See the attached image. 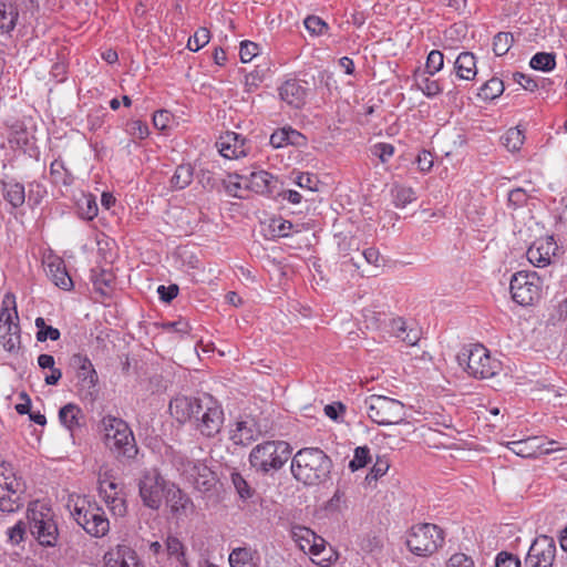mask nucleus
<instances>
[{"label": "nucleus", "instance_id": "obj_1", "mask_svg": "<svg viewBox=\"0 0 567 567\" xmlns=\"http://www.w3.org/2000/svg\"><path fill=\"white\" fill-rule=\"evenodd\" d=\"M331 458L318 447L299 450L291 462L293 477L305 485L315 486L330 480Z\"/></svg>", "mask_w": 567, "mask_h": 567}, {"label": "nucleus", "instance_id": "obj_2", "mask_svg": "<svg viewBox=\"0 0 567 567\" xmlns=\"http://www.w3.org/2000/svg\"><path fill=\"white\" fill-rule=\"evenodd\" d=\"M101 424L105 431L104 443L113 456L121 462L134 460L138 447L128 424L112 415L104 416Z\"/></svg>", "mask_w": 567, "mask_h": 567}, {"label": "nucleus", "instance_id": "obj_3", "mask_svg": "<svg viewBox=\"0 0 567 567\" xmlns=\"http://www.w3.org/2000/svg\"><path fill=\"white\" fill-rule=\"evenodd\" d=\"M458 364L476 379L492 378L501 370V363L491 358L488 350L482 344L463 347L456 357Z\"/></svg>", "mask_w": 567, "mask_h": 567}, {"label": "nucleus", "instance_id": "obj_4", "mask_svg": "<svg viewBox=\"0 0 567 567\" xmlns=\"http://www.w3.org/2000/svg\"><path fill=\"white\" fill-rule=\"evenodd\" d=\"M290 456L289 444L267 441L256 445L249 454L251 467L261 473L280 470Z\"/></svg>", "mask_w": 567, "mask_h": 567}, {"label": "nucleus", "instance_id": "obj_5", "mask_svg": "<svg viewBox=\"0 0 567 567\" xmlns=\"http://www.w3.org/2000/svg\"><path fill=\"white\" fill-rule=\"evenodd\" d=\"M25 484L8 462L0 464V511L16 513L24 505Z\"/></svg>", "mask_w": 567, "mask_h": 567}, {"label": "nucleus", "instance_id": "obj_6", "mask_svg": "<svg viewBox=\"0 0 567 567\" xmlns=\"http://www.w3.org/2000/svg\"><path fill=\"white\" fill-rule=\"evenodd\" d=\"M364 408L370 420L379 425L399 424L406 416L404 404L385 395H369L364 400Z\"/></svg>", "mask_w": 567, "mask_h": 567}, {"label": "nucleus", "instance_id": "obj_7", "mask_svg": "<svg viewBox=\"0 0 567 567\" xmlns=\"http://www.w3.org/2000/svg\"><path fill=\"white\" fill-rule=\"evenodd\" d=\"M148 549L154 557V567H190L187 548L175 535H168L164 544L152 542Z\"/></svg>", "mask_w": 567, "mask_h": 567}, {"label": "nucleus", "instance_id": "obj_8", "mask_svg": "<svg viewBox=\"0 0 567 567\" xmlns=\"http://www.w3.org/2000/svg\"><path fill=\"white\" fill-rule=\"evenodd\" d=\"M194 424L196 430L205 437L216 436L224 423V411L217 401L209 394L200 398V404L196 408Z\"/></svg>", "mask_w": 567, "mask_h": 567}, {"label": "nucleus", "instance_id": "obj_9", "mask_svg": "<svg viewBox=\"0 0 567 567\" xmlns=\"http://www.w3.org/2000/svg\"><path fill=\"white\" fill-rule=\"evenodd\" d=\"M31 534L42 546L53 547L56 545L59 530L53 513L43 505H34L28 509Z\"/></svg>", "mask_w": 567, "mask_h": 567}, {"label": "nucleus", "instance_id": "obj_10", "mask_svg": "<svg viewBox=\"0 0 567 567\" xmlns=\"http://www.w3.org/2000/svg\"><path fill=\"white\" fill-rule=\"evenodd\" d=\"M444 540L443 530L434 524H419L413 526L406 545L417 556H427L437 550Z\"/></svg>", "mask_w": 567, "mask_h": 567}, {"label": "nucleus", "instance_id": "obj_11", "mask_svg": "<svg viewBox=\"0 0 567 567\" xmlns=\"http://www.w3.org/2000/svg\"><path fill=\"white\" fill-rule=\"evenodd\" d=\"M72 516L93 537H103L110 530V522L96 503L87 502V506H76Z\"/></svg>", "mask_w": 567, "mask_h": 567}, {"label": "nucleus", "instance_id": "obj_12", "mask_svg": "<svg viewBox=\"0 0 567 567\" xmlns=\"http://www.w3.org/2000/svg\"><path fill=\"white\" fill-rule=\"evenodd\" d=\"M168 485L157 470L145 471L138 482V493L144 506L158 511Z\"/></svg>", "mask_w": 567, "mask_h": 567}, {"label": "nucleus", "instance_id": "obj_13", "mask_svg": "<svg viewBox=\"0 0 567 567\" xmlns=\"http://www.w3.org/2000/svg\"><path fill=\"white\" fill-rule=\"evenodd\" d=\"M511 293L520 306L533 305L540 296V279L536 272H516L511 279Z\"/></svg>", "mask_w": 567, "mask_h": 567}, {"label": "nucleus", "instance_id": "obj_14", "mask_svg": "<svg viewBox=\"0 0 567 567\" xmlns=\"http://www.w3.org/2000/svg\"><path fill=\"white\" fill-rule=\"evenodd\" d=\"M71 365L76 370L80 394L93 402L97 393L99 377L91 360L82 353H75L71 357Z\"/></svg>", "mask_w": 567, "mask_h": 567}, {"label": "nucleus", "instance_id": "obj_15", "mask_svg": "<svg viewBox=\"0 0 567 567\" xmlns=\"http://www.w3.org/2000/svg\"><path fill=\"white\" fill-rule=\"evenodd\" d=\"M556 544L553 537L540 535L529 547L523 567H553Z\"/></svg>", "mask_w": 567, "mask_h": 567}, {"label": "nucleus", "instance_id": "obj_16", "mask_svg": "<svg viewBox=\"0 0 567 567\" xmlns=\"http://www.w3.org/2000/svg\"><path fill=\"white\" fill-rule=\"evenodd\" d=\"M181 465L183 473L187 475L196 489L207 492L215 485L214 473L206 464L199 461L187 460L182 462Z\"/></svg>", "mask_w": 567, "mask_h": 567}, {"label": "nucleus", "instance_id": "obj_17", "mask_svg": "<svg viewBox=\"0 0 567 567\" xmlns=\"http://www.w3.org/2000/svg\"><path fill=\"white\" fill-rule=\"evenodd\" d=\"M237 179H245V186L261 195H271L277 188L278 178L266 171L251 172L248 177L236 174Z\"/></svg>", "mask_w": 567, "mask_h": 567}, {"label": "nucleus", "instance_id": "obj_18", "mask_svg": "<svg viewBox=\"0 0 567 567\" xmlns=\"http://www.w3.org/2000/svg\"><path fill=\"white\" fill-rule=\"evenodd\" d=\"M105 567H143L136 551L127 545H117L104 555Z\"/></svg>", "mask_w": 567, "mask_h": 567}, {"label": "nucleus", "instance_id": "obj_19", "mask_svg": "<svg viewBox=\"0 0 567 567\" xmlns=\"http://www.w3.org/2000/svg\"><path fill=\"white\" fill-rule=\"evenodd\" d=\"M557 246L553 237L535 241L526 252L528 260L536 267L543 268L550 264Z\"/></svg>", "mask_w": 567, "mask_h": 567}, {"label": "nucleus", "instance_id": "obj_20", "mask_svg": "<svg viewBox=\"0 0 567 567\" xmlns=\"http://www.w3.org/2000/svg\"><path fill=\"white\" fill-rule=\"evenodd\" d=\"M540 441V437L533 436L525 440L507 442L506 447L514 454L522 457H535L538 454H551L555 451L560 450L559 447L543 450Z\"/></svg>", "mask_w": 567, "mask_h": 567}, {"label": "nucleus", "instance_id": "obj_21", "mask_svg": "<svg viewBox=\"0 0 567 567\" xmlns=\"http://www.w3.org/2000/svg\"><path fill=\"white\" fill-rule=\"evenodd\" d=\"M217 145L220 155L226 158H239L246 156L248 152L246 140L235 132H227L224 136H220Z\"/></svg>", "mask_w": 567, "mask_h": 567}, {"label": "nucleus", "instance_id": "obj_22", "mask_svg": "<svg viewBox=\"0 0 567 567\" xmlns=\"http://www.w3.org/2000/svg\"><path fill=\"white\" fill-rule=\"evenodd\" d=\"M200 404V398L178 396L171 401L169 412L179 423L193 421L196 408Z\"/></svg>", "mask_w": 567, "mask_h": 567}, {"label": "nucleus", "instance_id": "obj_23", "mask_svg": "<svg viewBox=\"0 0 567 567\" xmlns=\"http://www.w3.org/2000/svg\"><path fill=\"white\" fill-rule=\"evenodd\" d=\"M166 505L175 517L186 515L194 507L193 501L175 484H169L165 493Z\"/></svg>", "mask_w": 567, "mask_h": 567}, {"label": "nucleus", "instance_id": "obj_24", "mask_svg": "<svg viewBox=\"0 0 567 567\" xmlns=\"http://www.w3.org/2000/svg\"><path fill=\"white\" fill-rule=\"evenodd\" d=\"M279 95L287 104L298 109L306 102L307 87L298 80H287L279 87Z\"/></svg>", "mask_w": 567, "mask_h": 567}, {"label": "nucleus", "instance_id": "obj_25", "mask_svg": "<svg viewBox=\"0 0 567 567\" xmlns=\"http://www.w3.org/2000/svg\"><path fill=\"white\" fill-rule=\"evenodd\" d=\"M47 275L51 278L53 284L63 289L71 290L73 281L65 269V265L62 259L53 258L47 264Z\"/></svg>", "mask_w": 567, "mask_h": 567}, {"label": "nucleus", "instance_id": "obj_26", "mask_svg": "<svg viewBox=\"0 0 567 567\" xmlns=\"http://www.w3.org/2000/svg\"><path fill=\"white\" fill-rule=\"evenodd\" d=\"M19 320L16 297L13 293L8 292L2 300V308L0 310V333L2 330L10 331L11 326H19Z\"/></svg>", "mask_w": 567, "mask_h": 567}, {"label": "nucleus", "instance_id": "obj_27", "mask_svg": "<svg viewBox=\"0 0 567 567\" xmlns=\"http://www.w3.org/2000/svg\"><path fill=\"white\" fill-rule=\"evenodd\" d=\"M1 184L3 197L13 208H18L24 204L25 190L21 183L2 181Z\"/></svg>", "mask_w": 567, "mask_h": 567}, {"label": "nucleus", "instance_id": "obj_28", "mask_svg": "<svg viewBox=\"0 0 567 567\" xmlns=\"http://www.w3.org/2000/svg\"><path fill=\"white\" fill-rule=\"evenodd\" d=\"M257 435L255 424L251 421H238L235 430L231 431L230 439L237 445H248Z\"/></svg>", "mask_w": 567, "mask_h": 567}, {"label": "nucleus", "instance_id": "obj_29", "mask_svg": "<svg viewBox=\"0 0 567 567\" xmlns=\"http://www.w3.org/2000/svg\"><path fill=\"white\" fill-rule=\"evenodd\" d=\"M456 75L462 80H472L476 75V60L473 53L462 52L455 61Z\"/></svg>", "mask_w": 567, "mask_h": 567}, {"label": "nucleus", "instance_id": "obj_30", "mask_svg": "<svg viewBox=\"0 0 567 567\" xmlns=\"http://www.w3.org/2000/svg\"><path fill=\"white\" fill-rule=\"evenodd\" d=\"M81 410L78 405L69 403L62 406L59 411L60 422L73 434L80 427Z\"/></svg>", "mask_w": 567, "mask_h": 567}, {"label": "nucleus", "instance_id": "obj_31", "mask_svg": "<svg viewBox=\"0 0 567 567\" xmlns=\"http://www.w3.org/2000/svg\"><path fill=\"white\" fill-rule=\"evenodd\" d=\"M425 72H415L414 82L419 90L427 97H433L443 91V87L436 80H432Z\"/></svg>", "mask_w": 567, "mask_h": 567}, {"label": "nucleus", "instance_id": "obj_32", "mask_svg": "<svg viewBox=\"0 0 567 567\" xmlns=\"http://www.w3.org/2000/svg\"><path fill=\"white\" fill-rule=\"evenodd\" d=\"M194 168L190 164H181L171 178V187L176 190L186 188L193 181Z\"/></svg>", "mask_w": 567, "mask_h": 567}, {"label": "nucleus", "instance_id": "obj_33", "mask_svg": "<svg viewBox=\"0 0 567 567\" xmlns=\"http://www.w3.org/2000/svg\"><path fill=\"white\" fill-rule=\"evenodd\" d=\"M78 213L81 218L92 220L99 212L95 196L92 194H82L76 200Z\"/></svg>", "mask_w": 567, "mask_h": 567}, {"label": "nucleus", "instance_id": "obj_34", "mask_svg": "<svg viewBox=\"0 0 567 567\" xmlns=\"http://www.w3.org/2000/svg\"><path fill=\"white\" fill-rule=\"evenodd\" d=\"M38 365L45 370H50V374L45 375L44 382L48 385H55L62 378V371L55 368V360L51 354H40L38 357Z\"/></svg>", "mask_w": 567, "mask_h": 567}, {"label": "nucleus", "instance_id": "obj_35", "mask_svg": "<svg viewBox=\"0 0 567 567\" xmlns=\"http://www.w3.org/2000/svg\"><path fill=\"white\" fill-rule=\"evenodd\" d=\"M228 560L231 567H255L254 553L246 547L233 549Z\"/></svg>", "mask_w": 567, "mask_h": 567}, {"label": "nucleus", "instance_id": "obj_36", "mask_svg": "<svg viewBox=\"0 0 567 567\" xmlns=\"http://www.w3.org/2000/svg\"><path fill=\"white\" fill-rule=\"evenodd\" d=\"M50 175L52 182L55 184H62L69 186L73 183V176L64 166L61 159H55L50 165Z\"/></svg>", "mask_w": 567, "mask_h": 567}, {"label": "nucleus", "instance_id": "obj_37", "mask_svg": "<svg viewBox=\"0 0 567 567\" xmlns=\"http://www.w3.org/2000/svg\"><path fill=\"white\" fill-rule=\"evenodd\" d=\"M504 91V83L497 78H492L485 82L478 92V96L483 100H494L498 97Z\"/></svg>", "mask_w": 567, "mask_h": 567}, {"label": "nucleus", "instance_id": "obj_38", "mask_svg": "<svg viewBox=\"0 0 567 567\" xmlns=\"http://www.w3.org/2000/svg\"><path fill=\"white\" fill-rule=\"evenodd\" d=\"M291 534L299 548L303 551H307L310 544L317 539V535L310 528L303 526L292 527Z\"/></svg>", "mask_w": 567, "mask_h": 567}, {"label": "nucleus", "instance_id": "obj_39", "mask_svg": "<svg viewBox=\"0 0 567 567\" xmlns=\"http://www.w3.org/2000/svg\"><path fill=\"white\" fill-rule=\"evenodd\" d=\"M524 138L525 136L518 127H512L502 136L501 140L502 144L509 152H516L522 147Z\"/></svg>", "mask_w": 567, "mask_h": 567}, {"label": "nucleus", "instance_id": "obj_40", "mask_svg": "<svg viewBox=\"0 0 567 567\" xmlns=\"http://www.w3.org/2000/svg\"><path fill=\"white\" fill-rule=\"evenodd\" d=\"M35 327L38 328L37 341L39 342H44L47 340L56 341L61 337L59 329L48 326L41 317L35 319Z\"/></svg>", "mask_w": 567, "mask_h": 567}, {"label": "nucleus", "instance_id": "obj_41", "mask_svg": "<svg viewBox=\"0 0 567 567\" xmlns=\"http://www.w3.org/2000/svg\"><path fill=\"white\" fill-rule=\"evenodd\" d=\"M529 65L534 70L545 71V72L550 71L556 65L555 54L546 53V52L536 53L530 59Z\"/></svg>", "mask_w": 567, "mask_h": 567}, {"label": "nucleus", "instance_id": "obj_42", "mask_svg": "<svg viewBox=\"0 0 567 567\" xmlns=\"http://www.w3.org/2000/svg\"><path fill=\"white\" fill-rule=\"evenodd\" d=\"M230 481L241 499L246 501L252 497L255 491L250 487L248 482L241 476L240 473L231 471Z\"/></svg>", "mask_w": 567, "mask_h": 567}, {"label": "nucleus", "instance_id": "obj_43", "mask_svg": "<svg viewBox=\"0 0 567 567\" xmlns=\"http://www.w3.org/2000/svg\"><path fill=\"white\" fill-rule=\"evenodd\" d=\"M514 37L511 32H498L493 40V51L497 56L506 54L513 45Z\"/></svg>", "mask_w": 567, "mask_h": 567}, {"label": "nucleus", "instance_id": "obj_44", "mask_svg": "<svg viewBox=\"0 0 567 567\" xmlns=\"http://www.w3.org/2000/svg\"><path fill=\"white\" fill-rule=\"evenodd\" d=\"M371 461L370 449L368 446H358L354 450L353 458L349 463V468L355 472L368 465Z\"/></svg>", "mask_w": 567, "mask_h": 567}, {"label": "nucleus", "instance_id": "obj_45", "mask_svg": "<svg viewBox=\"0 0 567 567\" xmlns=\"http://www.w3.org/2000/svg\"><path fill=\"white\" fill-rule=\"evenodd\" d=\"M10 331H4L0 333V341L2 342L3 348L7 351H14L20 344V327L11 326Z\"/></svg>", "mask_w": 567, "mask_h": 567}, {"label": "nucleus", "instance_id": "obj_46", "mask_svg": "<svg viewBox=\"0 0 567 567\" xmlns=\"http://www.w3.org/2000/svg\"><path fill=\"white\" fill-rule=\"evenodd\" d=\"M443 65V53L439 50H432L427 55L424 72L427 73L429 75H434L435 73L442 70Z\"/></svg>", "mask_w": 567, "mask_h": 567}, {"label": "nucleus", "instance_id": "obj_47", "mask_svg": "<svg viewBox=\"0 0 567 567\" xmlns=\"http://www.w3.org/2000/svg\"><path fill=\"white\" fill-rule=\"evenodd\" d=\"M104 502L113 515L122 517L126 514V502L123 497L118 496L117 492H114V495H105Z\"/></svg>", "mask_w": 567, "mask_h": 567}, {"label": "nucleus", "instance_id": "obj_48", "mask_svg": "<svg viewBox=\"0 0 567 567\" xmlns=\"http://www.w3.org/2000/svg\"><path fill=\"white\" fill-rule=\"evenodd\" d=\"M393 197L396 207H405L415 200V193L411 187H396L393 190Z\"/></svg>", "mask_w": 567, "mask_h": 567}, {"label": "nucleus", "instance_id": "obj_49", "mask_svg": "<svg viewBox=\"0 0 567 567\" xmlns=\"http://www.w3.org/2000/svg\"><path fill=\"white\" fill-rule=\"evenodd\" d=\"M209 42V30L206 28L198 29L193 37L188 39L187 48L190 51H198Z\"/></svg>", "mask_w": 567, "mask_h": 567}, {"label": "nucleus", "instance_id": "obj_50", "mask_svg": "<svg viewBox=\"0 0 567 567\" xmlns=\"http://www.w3.org/2000/svg\"><path fill=\"white\" fill-rule=\"evenodd\" d=\"M292 228V224L282 218H274L269 223V231L271 237H287L288 231Z\"/></svg>", "mask_w": 567, "mask_h": 567}, {"label": "nucleus", "instance_id": "obj_51", "mask_svg": "<svg viewBox=\"0 0 567 567\" xmlns=\"http://www.w3.org/2000/svg\"><path fill=\"white\" fill-rule=\"evenodd\" d=\"M297 184L298 186H300L301 188H306V189H309L311 192H318L319 190V185H320V181L318 178L317 175L315 174H311V173H300L297 177Z\"/></svg>", "mask_w": 567, "mask_h": 567}, {"label": "nucleus", "instance_id": "obj_52", "mask_svg": "<svg viewBox=\"0 0 567 567\" xmlns=\"http://www.w3.org/2000/svg\"><path fill=\"white\" fill-rule=\"evenodd\" d=\"M258 51H259V47L257 43L248 41V40L243 41L240 43V51H239L241 62L243 63L250 62L254 58H256L258 55Z\"/></svg>", "mask_w": 567, "mask_h": 567}, {"label": "nucleus", "instance_id": "obj_53", "mask_svg": "<svg viewBox=\"0 0 567 567\" xmlns=\"http://www.w3.org/2000/svg\"><path fill=\"white\" fill-rule=\"evenodd\" d=\"M371 153L382 163H386L389 158L394 154V146L388 143H377L371 147Z\"/></svg>", "mask_w": 567, "mask_h": 567}, {"label": "nucleus", "instance_id": "obj_54", "mask_svg": "<svg viewBox=\"0 0 567 567\" xmlns=\"http://www.w3.org/2000/svg\"><path fill=\"white\" fill-rule=\"evenodd\" d=\"M18 13L13 10H10L7 12L6 6L2 4V8H0V29L3 31H10L16 25V18Z\"/></svg>", "mask_w": 567, "mask_h": 567}, {"label": "nucleus", "instance_id": "obj_55", "mask_svg": "<svg viewBox=\"0 0 567 567\" xmlns=\"http://www.w3.org/2000/svg\"><path fill=\"white\" fill-rule=\"evenodd\" d=\"M306 29L312 34H322L328 29L327 23L316 16H309L305 19Z\"/></svg>", "mask_w": 567, "mask_h": 567}, {"label": "nucleus", "instance_id": "obj_56", "mask_svg": "<svg viewBox=\"0 0 567 567\" xmlns=\"http://www.w3.org/2000/svg\"><path fill=\"white\" fill-rule=\"evenodd\" d=\"M446 567H474V561L467 555L457 553L451 556L446 563Z\"/></svg>", "mask_w": 567, "mask_h": 567}, {"label": "nucleus", "instance_id": "obj_57", "mask_svg": "<svg viewBox=\"0 0 567 567\" xmlns=\"http://www.w3.org/2000/svg\"><path fill=\"white\" fill-rule=\"evenodd\" d=\"M528 195L523 188H515L508 193V203L513 207H520L526 204Z\"/></svg>", "mask_w": 567, "mask_h": 567}, {"label": "nucleus", "instance_id": "obj_58", "mask_svg": "<svg viewBox=\"0 0 567 567\" xmlns=\"http://www.w3.org/2000/svg\"><path fill=\"white\" fill-rule=\"evenodd\" d=\"M338 249H339V252L343 256V257H347L350 255V251H355V252H359V244L355 238H347V237H343L339 243H338Z\"/></svg>", "mask_w": 567, "mask_h": 567}, {"label": "nucleus", "instance_id": "obj_59", "mask_svg": "<svg viewBox=\"0 0 567 567\" xmlns=\"http://www.w3.org/2000/svg\"><path fill=\"white\" fill-rule=\"evenodd\" d=\"M25 535V525L22 522H18L13 527L8 529V537L11 544H19L23 540Z\"/></svg>", "mask_w": 567, "mask_h": 567}, {"label": "nucleus", "instance_id": "obj_60", "mask_svg": "<svg viewBox=\"0 0 567 567\" xmlns=\"http://www.w3.org/2000/svg\"><path fill=\"white\" fill-rule=\"evenodd\" d=\"M513 78L526 91L534 92L538 87L537 82L524 73L516 72Z\"/></svg>", "mask_w": 567, "mask_h": 567}, {"label": "nucleus", "instance_id": "obj_61", "mask_svg": "<svg viewBox=\"0 0 567 567\" xmlns=\"http://www.w3.org/2000/svg\"><path fill=\"white\" fill-rule=\"evenodd\" d=\"M496 567H520L518 558L508 553H499L496 557Z\"/></svg>", "mask_w": 567, "mask_h": 567}, {"label": "nucleus", "instance_id": "obj_62", "mask_svg": "<svg viewBox=\"0 0 567 567\" xmlns=\"http://www.w3.org/2000/svg\"><path fill=\"white\" fill-rule=\"evenodd\" d=\"M171 118L172 115L168 111L159 110L153 115V124L158 130H165L168 126Z\"/></svg>", "mask_w": 567, "mask_h": 567}, {"label": "nucleus", "instance_id": "obj_63", "mask_svg": "<svg viewBox=\"0 0 567 567\" xmlns=\"http://www.w3.org/2000/svg\"><path fill=\"white\" fill-rule=\"evenodd\" d=\"M389 467L390 464L386 458L378 457L368 477L372 476L374 480H378L388 472Z\"/></svg>", "mask_w": 567, "mask_h": 567}, {"label": "nucleus", "instance_id": "obj_64", "mask_svg": "<svg viewBox=\"0 0 567 567\" xmlns=\"http://www.w3.org/2000/svg\"><path fill=\"white\" fill-rule=\"evenodd\" d=\"M416 163L419 169L426 173L433 166V155L427 151H423L417 155Z\"/></svg>", "mask_w": 567, "mask_h": 567}]
</instances>
